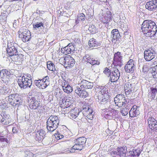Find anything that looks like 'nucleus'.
Segmentation results:
<instances>
[{"label":"nucleus","instance_id":"obj_43","mask_svg":"<svg viewBox=\"0 0 157 157\" xmlns=\"http://www.w3.org/2000/svg\"><path fill=\"white\" fill-rule=\"evenodd\" d=\"M85 15L82 13H81L78 16L77 20L78 21H83L85 20Z\"/></svg>","mask_w":157,"mask_h":157},{"label":"nucleus","instance_id":"obj_31","mask_svg":"<svg viewBox=\"0 0 157 157\" xmlns=\"http://www.w3.org/2000/svg\"><path fill=\"white\" fill-rule=\"evenodd\" d=\"M98 43L94 39L92 38L90 39L89 42V45L90 47H94L96 48L98 47Z\"/></svg>","mask_w":157,"mask_h":157},{"label":"nucleus","instance_id":"obj_36","mask_svg":"<svg viewBox=\"0 0 157 157\" xmlns=\"http://www.w3.org/2000/svg\"><path fill=\"white\" fill-rule=\"evenodd\" d=\"M151 95L150 96L151 99H154L155 98V96L157 93V89L151 87Z\"/></svg>","mask_w":157,"mask_h":157},{"label":"nucleus","instance_id":"obj_42","mask_svg":"<svg viewBox=\"0 0 157 157\" xmlns=\"http://www.w3.org/2000/svg\"><path fill=\"white\" fill-rule=\"evenodd\" d=\"M24 154L25 157H33V154L31 151H26L24 152Z\"/></svg>","mask_w":157,"mask_h":157},{"label":"nucleus","instance_id":"obj_4","mask_svg":"<svg viewBox=\"0 0 157 157\" xmlns=\"http://www.w3.org/2000/svg\"><path fill=\"white\" fill-rule=\"evenodd\" d=\"M86 138L84 137H80L75 140V144L71 149V150H67L66 152L68 153L73 152L75 150H82L83 147L84 145L86 142Z\"/></svg>","mask_w":157,"mask_h":157},{"label":"nucleus","instance_id":"obj_50","mask_svg":"<svg viewBox=\"0 0 157 157\" xmlns=\"http://www.w3.org/2000/svg\"><path fill=\"white\" fill-rule=\"evenodd\" d=\"M92 113H93V110L91 109H89L88 111H86V112H85L84 113H83V114L85 116H86Z\"/></svg>","mask_w":157,"mask_h":157},{"label":"nucleus","instance_id":"obj_25","mask_svg":"<svg viewBox=\"0 0 157 157\" xmlns=\"http://www.w3.org/2000/svg\"><path fill=\"white\" fill-rule=\"evenodd\" d=\"M124 89L126 95H128L130 93H132L133 90L132 85L129 82L126 83L124 86Z\"/></svg>","mask_w":157,"mask_h":157},{"label":"nucleus","instance_id":"obj_64","mask_svg":"<svg viewBox=\"0 0 157 157\" xmlns=\"http://www.w3.org/2000/svg\"><path fill=\"white\" fill-rule=\"evenodd\" d=\"M121 0H117V1H118V2H119Z\"/></svg>","mask_w":157,"mask_h":157},{"label":"nucleus","instance_id":"obj_62","mask_svg":"<svg viewBox=\"0 0 157 157\" xmlns=\"http://www.w3.org/2000/svg\"><path fill=\"white\" fill-rule=\"evenodd\" d=\"M126 101H127V102H127V103H129V99H127V98L126 99Z\"/></svg>","mask_w":157,"mask_h":157},{"label":"nucleus","instance_id":"obj_40","mask_svg":"<svg viewBox=\"0 0 157 157\" xmlns=\"http://www.w3.org/2000/svg\"><path fill=\"white\" fill-rule=\"evenodd\" d=\"M113 60L114 63L115 64L116 66L120 67L122 65L123 63L122 62V59H118L117 61H116L115 60Z\"/></svg>","mask_w":157,"mask_h":157},{"label":"nucleus","instance_id":"obj_55","mask_svg":"<svg viewBox=\"0 0 157 157\" xmlns=\"http://www.w3.org/2000/svg\"><path fill=\"white\" fill-rule=\"evenodd\" d=\"M17 128L16 127H13L12 129V132L13 133H16L17 132Z\"/></svg>","mask_w":157,"mask_h":157},{"label":"nucleus","instance_id":"obj_57","mask_svg":"<svg viewBox=\"0 0 157 157\" xmlns=\"http://www.w3.org/2000/svg\"><path fill=\"white\" fill-rule=\"evenodd\" d=\"M147 70V68L146 66H144L143 67V72H146Z\"/></svg>","mask_w":157,"mask_h":157},{"label":"nucleus","instance_id":"obj_61","mask_svg":"<svg viewBox=\"0 0 157 157\" xmlns=\"http://www.w3.org/2000/svg\"><path fill=\"white\" fill-rule=\"evenodd\" d=\"M27 78H30L31 79V76L30 75H28L27 76Z\"/></svg>","mask_w":157,"mask_h":157},{"label":"nucleus","instance_id":"obj_7","mask_svg":"<svg viewBox=\"0 0 157 157\" xmlns=\"http://www.w3.org/2000/svg\"><path fill=\"white\" fill-rule=\"evenodd\" d=\"M98 101L101 104L109 102L108 96L106 91L104 90H101L98 93Z\"/></svg>","mask_w":157,"mask_h":157},{"label":"nucleus","instance_id":"obj_1","mask_svg":"<svg viewBox=\"0 0 157 157\" xmlns=\"http://www.w3.org/2000/svg\"><path fill=\"white\" fill-rule=\"evenodd\" d=\"M142 31L146 36H154L157 31V26L155 23L150 20H144L141 28Z\"/></svg>","mask_w":157,"mask_h":157},{"label":"nucleus","instance_id":"obj_48","mask_svg":"<svg viewBox=\"0 0 157 157\" xmlns=\"http://www.w3.org/2000/svg\"><path fill=\"white\" fill-rule=\"evenodd\" d=\"M104 72L108 76H109L111 73L110 71V70L107 67L105 68V70L104 71Z\"/></svg>","mask_w":157,"mask_h":157},{"label":"nucleus","instance_id":"obj_38","mask_svg":"<svg viewBox=\"0 0 157 157\" xmlns=\"http://www.w3.org/2000/svg\"><path fill=\"white\" fill-rule=\"evenodd\" d=\"M121 54L120 52H117L115 53L114 56L113 60H115L116 61H117L118 59H122V56L121 55Z\"/></svg>","mask_w":157,"mask_h":157},{"label":"nucleus","instance_id":"obj_26","mask_svg":"<svg viewBox=\"0 0 157 157\" xmlns=\"http://www.w3.org/2000/svg\"><path fill=\"white\" fill-rule=\"evenodd\" d=\"M23 56L22 54H18L17 53L16 54H15L13 56H12L11 58L13 60L16 62H21L23 60Z\"/></svg>","mask_w":157,"mask_h":157},{"label":"nucleus","instance_id":"obj_60","mask_svg":"<svg viewBox=\"0 0 157 157\" xmlns=\"http://www.w3.org/2000/svg\"><path fill=\"white\" fill-rule=\"evenodd\" d=\"M36 13L38 14H40V11L37 10L36 11Z\"/></svg>","mask_w":157,"mask_h":157},{"label":"nucleus","instance_id":"obj_10","mask_svg":"<svg viewBox=\"0 0 157 157\" xmlns=\"http://www.w3.org/2000/svg\"><path fill=\"white\" fill-rule=\"evenodd\" d=\"M78 84L80 85V86L83 89H91L93 86V83L82 79H80Z\"/></svg>","mask_w":157,"mask_h":157},{"label":"nucleus","instance_id":"obj_2","mask_svg":"<svg viewBox=\"0 0 157 157\" xmlns=\"http://www.w3.org/2000/svg\"><path fill=\"white\" fill-rule=\"evenodd\" d=\"M59 117L56 116H51L47 121V129L50 132H53L58 127L59 124Z\"/></svg>","mask_w":157,"mask_h":157},{"label":"nucleus","instance_id":"obj_34","mask_svg":"<svg viewBox=\"0 0 157 157\" xmlns=\"http://www.w3.org/2000/svg\"><path fill=\"white\" fill-rule=\"evenodd\" d=\"M8 90V89L6 87V86L4 85V84H0V93L3 94L7 93Z\"/></svg>","mask_w":157,"mask_h":157},{"label":"nucleus","instance_id":"obj_63","mask_svg":"<svg viewBox=\"0 0 157 157\" xmlns=\"http://www.w3.org/2000/svg\"><path fill=\"white\" fill-rule=\"evenodd\" d=\"M156 63V61H155V62H154V64H156V63Z\"/></svg>","mask_w":157,"mask_h":157},{"label":"nucleus","instance_id":"obj_16","mask_svg":"<svg viewBox=\"0 0 157 157\" xmlns=\"http://www.w3.org/2000/svg\"><path fill=\"white\" fill-rule=\"evenodd\" d=\"M124 96L122 95H117L114 98V101L116 105L119 107L123 106L122 104L124 103Z\"/></svg>","mask_w":157,"mask_h":157},{"label":"nucleus","instance_id":"obj_54","mask_svg":"<svg viewBox=\"0 0 157 157\" xmlns=\"http://www.w3.org/2000/svg\"><path fill=\"white\" fill-rule=\"evenodd\" d=\"M57 137L59 138V139H60L63 138L64 137V136L60 133H58Z\"/></svg>","mask_w":157,"mask_h":157},{"label":"nucleus","instance_id":"obj_32","mask_svg":"<svg viewBox=\"0 0 157 157\" xmlns=\"http://www.w3.org/2000/svg\"><path fill=\"white\" fill-rule=\"evenodd\" d=\"M130 156L132 157H138L141 153L140 149H134L132 151H129Z\"/></svg>","mask_w":157,"mask_h":157},{"label":"nucleus","instance_id":"obj_29","mask_svg":"<svg viewBox=\"0 0 157 157\" xmlns=\"http://www.w3.org/2000/svg\"><path fill=\"white\" fill-rule=\"evenodd\" d=\"M80 113V112H79V109H72L70 111V113L71 118L73 119H75L79 114V113Z\"/></svg>","mask_w":157,"mask_h":157},{"label":"nucleus","instance_id":"obj_37","mask_svg":"<svg viewBox=\"0 0 157 157\" xmlns=\"http://www.w3.org/2000/svg\"><path fill=\"white\" fill-rule=\"evenodd\" d=\"M88 30L92 34L95 33L97 31V29L93 25H89Z\"/></svg>","mask_w":157,"mask_h":157},{"label":"nucleus","instance_id":"obj_28","mask_svg":"<svg viewBox=\"0 0 157 157\" xmlns=\"http://www.w3.org/2000/svg\"><path fill=\"white\" fill-rule=\"evenodd\" d=\"M148 124L150 129H152L153 126L155 124H157V121L152 117H149L148 119Z\"/></svg>","mask_w":157,"mask_h":157},{"label":"nucleus","instance_id":"obj_45","mask_svg":"<svg viewBox=\"0 0 157 157\" xmlns=\"http://www.w3.org/2000/svg\"><path fill=\"white\" fill-rule=\"evenodd\" d=\"M36 109L37 110L38 112L40 113L44 112V109L43 106L40 105Z\"/></svg>","mask_w":157,"mask_h":157},{"label":"nucleus","instance_id":"obj_52","mask_svg":"<svg viewBox=\"0 0 157 157\" xmlns=\"http://www.w3.org/2000/svg\"><path fill=\"white\" fill-rule=\"evenodd\" d=\"M86 117V119L87 118L90 120H92L94 118L93 114H90L87 115Z\"/></svg>","mask_w":157,"mask_h":157},{"label":"nucleus","instance_id":"obj_24","mask_svg":"<svg viewBox=\"0 0 157 157\" xmlns=\"http://www.w3.org/2000/svg\"><path fill=\"white\" fill-rule=\"evenodd\" d=\"M48 76H46L41 79V84L40 85V89L45 88L50 84V81Z\"/></svg>","mask_w":157,"mask_h":157},{"label":"nucleus","instance_id":"obj_15","mask_svg":"<svg viewBox=\"0 0 157 157\" xmlns=\"http://www.w3.org/2000/svg\"><path fill=\"white\" fill-rule=\"evenodd\" d=\"M64 65L66 67H72L75 63V61L74 58L71 56H69L65 57L63 59Z\"/></svg>","mask_w":157,"mask_h":157},{"label":"nucleus","instance_id":"obj_46","mask_svg":"<svg viewBox=\"0 0 157 157\" xmlns=\"http://www.w3.org/2000/svg\"><path fill=\"white\" fill-rule=\"evenodd\" d=\"M92 62H91V66L94 65H98L100 63V62L98 60H95L94 59H93Z\"/></svg>","mask_w":157,"mask_h":157},{"label":"nucleus","instance_id":"obj_11","mask_svg":"<svg viewBox=\"0 0 157 157\" xmlns=\"http://www.w3.org/2000/svg\"><path fill=\"white\" fill-rule=\"evenodd\" d=\"M10 75L11 73L9 70H8L6 69H4L1 71L0 76L1 78V79L5 83H6V81H8Z\"/></svg>","mask_w":157,"mask_h":157},{"label":"nucleus","instance_id":"obj_39","mask_svg":"<svg viewBox=\"0 0 157 157\" xmlns=\"http://www.w3.org/2000/svg\"><path fill=\"white\" fill-rule=\"evenodd\" d=\"M110 16H109L107 15V16H106L103 17L101 19V21L104 23H107L110 20Z\"/></svg>","mask_w":157,"mask_h":157},{"label":"nucleus","instance_id":"obj_44","mask_svg":"<svg viewBox=\"0 0 157 157\" xmlns=\"http://www.w3.org/2000/svg\"><path fill=\"white\" fill-rule=\"evenodd\" d=\"M155 67L154 69H153L152 75L154 78H155L157 80V69Z\"/></svg>","mask_w":157,"mask_h":157},{"label":"nucleus","instance_id":"obj_6","mask_svg":"<svg viewBox=\"0 0 157 157\" xmlns=\"http://www.w3.org/2000/svg\"><path fill=\"white\" fill-rule=\"evenodd\" d=\"M144 54V58L147 61H150L154 59L157 55L156 49L152 47L145 50Z\"/></svg>","mask_w":157,"mask_h":157},{"label":"nucleus","instance_id":"obj_56","mask_svg":"<svg viewBox=\"0 0 157 157\" xmlns=\"http://www.w3.org/2000/svg\"><path fill=\"white\" fill-rule=\"evenodd\" d=\"M131 64H134L133 61L132 59H130V60L126 64H128V65H130Z\"/></svg>","mask_w":157,"mask_h":157},{"label":"nucleus","instance_id":"obj_12","mask_svg":"<svg viewBox=\"0 0 157 157\" xmlns=\"http://www.w3.org/2000/svg\"><path fill=\"white\" fill-rule=\"evenodd\" d=\"M145 8L149 10L154 11L157 8V0L148 2L145 5Z\"/></svg>","mask_w":157,"mask_h":157},{"label":"nucleus","instance_id":"obj_59","mask_svg":"<svg viewBox=\"0 0 157 157\" xmlns=\"http://www.w3.org/2000/svg\"><path fill=\"white\" fill-rule=\"evenodd\" d=\"M65 99H63V98L62 99V102H64V101H65V102H66L67 101H68V99H66V100H65Z\"/></svg>","mask_w":157,"mask_h":157},{"label":"nucleus","instance_id":"obj_22","mask_svg":"<svg viewBox=\"0 0 157 157\" xmlns=\"http://www.w3.org/2000/svg\"><path fill=\"white\" fill-rule=\"evenodd\" d=\"M127 147H120L117 148V152L116 154L118 155L120 157H126V153L127 151Z\"/></svg>","mask_w":157,"mask_h":157},{"label":"nucleus","instance_id":"obj_47","mask_svg":"<svg viewBox=\"0 0 157 157\" xmlns=\"http://www.w3.org/2000/svg\"><path fill=\"white\" fill-rule=\"evenodd\" d=\"M121 113L123 116H125L128 113V110L127 108H123L121 111Z\"/></svg>","mask_w":157,"mask_h":157},{"label":"nucleus","instance_id":"obj_49","mask_svg":"<svg viewBox=\"0 0 157 157\" xmlns=\"http://www.w3.org/2000/svg\"><path fill=\"white\" fill-rule=\"evenodd\" d=\"M41 79L38 80H35V85L40 88L41 84Z\"/></svg>","mask_w":157,"mask_h":157},{"label":"nucleus","instance_id":"obj_53","mask_svg":"<svg viewBox=\"0 0 157 157\" xmlns=\"http://www.w3.org/2000/svg\"><path fill=\"white\" fill-rule=\"evenodd\" d=\"M153 126V128L152 129H151L157 132V124H154Z\"/></svg>","mask_w":157,"mask_h":157},{"label":"nucleus","instance_id":"obj_35","mask_svg":"<svg viewBox=\"0 0 157 157\" xmlns=\"http://www.w3.org/2000/svg\"><path fill=\"white\" fill-rule=\"evenodd\" d=\"M47 67L48 68L50 71H54L56 70L55 66L51 61L48 62L47 64Z\"/></svg>","mask_w":157,"mask_h":157},{"label":"nucleus","instance_id":"obj_58","mask_svg":"<svg viewBox=\"0 0 157 157\" xmlns=\"http://www.w3.org/2000/svg\"><path fill=\"white\" fill-rule=\"evenodd\" d=\"M124 103L122 104L123 105V106H125V105L127 103L126 102L127 101L126 100V98L125 97H124Z\"/></svg>","mask_w":157,"mask_h":157},{"label":"nucleus","instance_id":"obj_30","mask_svg":"<svg viewBox=\"0 0 157 157\" xmlns=\"http://www.w3.org/2000/svg\"><path fill=\"white\" fill-rule=\"evenodd\" d=\"M62 87L64 92L67 94H69L72 92V89L71 87L69 85H67L66 86L65 82L64 84L62 85Z\"/></svg>","mask_w":157,"mask_h":157},{"label":"nucleus","instance_id":"obj_41","mask_svg":"<svg viewBox=\"0 0 157 157\" xmlns=\"http://www.w3.org/2000/svg\"><path fill=\"white\" fill-rule=\"evenodd\" d=\"M41 26H43V24L41 22H37L35 24L33 25V28L36 30L37 29H38L39 28H41Z\"/></svg>","mask_w":157,"mask_h":157},{"label":"nucleus","instance_id":"obj_14","mask_svg":"<svg viewBox=\"0 0 157 157\" xmlns=\"http://www.w3.org/2000/svg\"><path fill=\"white\" fill-rule=\"evenodd\" d=\"M29 106L32 109H36L40 105V101L37 100L34 97H32L29 101Z\"/></svg>","mask_w":157,"mask_h":157},{"label":"nucleus","instance_id":"obj_8","mask_svg":"<svg viewBox=\"0 0 157 157\" xmlns=\"http://www.w3.org/2000/svg\"><path fill=\"white\" fill-rule=\"evenodd\" d=\"M16 44L11 43L8 44V47L6 51L10 56L12 57L13 56L18 53L15 45Z\"/></svg>","mask_w":157,"mask_h":157},{"label":"nucleus","instance_id":"obj_23","mask_svg":"<svg viewBox=\"0 0 157 157\" xmlns=\"http://www.w3.org/2000/svg\"><path fill=\"white\" fill-rule=\"evenodd\" d=\"M139 114V111L138 109L137 106L136 105L133 106L129 112L130 116L131 117H136Z\"/></svg>","mask_w":157,"mask_h":157},{"label":"nucleus","instance_id":"obj_33","mask_svg":"<svg viewBox=\"0 0 157 157\" xmlns=\"http://www.w3.org/2000/svg\"><path fill=\"white\" fill-rule=\"evenodd\" d=\"M83 59L84 62L86 63V64H89L91 65V62L92 61L93 59L91 58L89 55H86L83 57Z\"/></svg>","mask_w":157,"mask_h":157},{"label":"nucleus","instance_id":"obj_3","mask_svg":"<svg viewBox=\"0 0 157 157\" xmlns=\"http://www.w3.org/2000/svg\"><path fill=\"white\" fill-rule=\"evenodd\" d=\"M19 95L17 94H13L9 95L8 97H6L3 102H5V106H7L9 103L13 106H18L21 102V100L19 97Z\"/></svg>","mask_w":157,"mask_h":157},{"label":"nucleus","instance_id":"obj_5","mask_svg":"<svg viewBox=\"0 0 157 157\" xmlns=\"http://www.w3.org/2000/svg\"><path fill=\"white\" fill-rule=\"evenodd\" d=\"M17 82L21 89L30 88L32 84V79L24 75L20 76L18 78Z\"/></svg>","mask_w":157,"mask_h":157},{"label":"nucleus","instance_id":"obj_17","mask_svg":"<svg viewBox=\"0 0 157 157\" xmlns=\"http://www.w3.org/2000/svg\"><path fill=\"white\" fill-rule=\"evenodd\" d=\"M74 46L72 43L69 44L67 46L61 49V52L65 55L70 54L75 50Z\"/></svg>","mask_w":157,"mask_h":157},{"label":"nucleus","instance_id":"obj_51","mask_svg":"<svg viewBox=\"0 0 157 157\" xmlns=\"http://www.w3.org/2000/svg\"><path fill=\"white\" fill-rule=\"evenodd\" d=\"M90 107L88 106H86L85 105H84L82 107V113H84L85 112H86V111H88L89 109H90Z\"/></svg>","mask_w":157,"mask_h":157},{"label":"nucleus","instance_id":"obj_21","mask_svg":"<svg viewBox=\"0 0 157 157\" xmlns=\"http://www.w3.org/2000/svg\"><path fill=\"white\" fill-rule=\"evenodd\" d=\"M112 35L111 37L112 38V41L116 42L117 41H119L121 36L118 29H113L111 32Z\"/></svg>","mask_w":157,"mask_h":157},{"label":"nucleus","instance_id":"obj_18","mask_svg":"<svg viewBox=\"0 0 157 157\" xmlns=\"http://www.w3.org/2000/svg\"><path fill=\"white\" fill-rule=\"evenodd\" d=\"M83 89L80 87L77 88L75 90V93L80 97L83 98H86L88 96L89 94L84 89Z\"/></svg>","mask_w":157,"mask_h":157},{"label":"nucleus","instance_id":"obj_9","mask_svg":"<svg viewBox=\"0 0 157 157\" xmlns=\"http://www.w3.org/2000/svg\"><path fill=\"white\" fill-rule=\"evenodd\" d=\"M109 76L110 77V81L112 82H115L118 80L120 77V72L118 68H115L113 71Z\"/></svg>","mask_w":157,"mask_h":157},{"label":"nucleus","instance_id":"obj_13","mask_svg":"<svg viewBox=\"0 0 157 157\" xmlns=\"http://www.w3.org/2000/svg\"><path fill=\"white\" fill-rule=\"evenodd\" d=\"M11 119L9 115L2 114L0 115V122L3 125H8L10 124Z\"/></svg>","mask_w":157,"mask_h":157},{"label":"nucleus","instance_id":"obj_27","mask_svg":"<svg viewBox=\"0 0 157 157\" xmlns=\"http://www.w3.org/2000/svg\"><path fill=\"white\" fill-rule=\"evenodd\" d=\"M125 71L127 72L133 73L135 69V67L134 64H131L130 65L126 64L124 67Z\"/></svg>","mask_w":157,"mask_h":157},{"label":"nucleus","instance_id":"obj_19","mask_svg":"<svg viewBox=\"0 0 157 157\" xmlns=\"http://www.w3.org/2000/svg\"><path fill=\"white\" fill-rule=\"evenodd\" d=\"M31 34L30 32L28 30H26L21 33V34L19 35L22 41L24 42H26L30 40L31 38Z\"/></svg>","mask_w":157,"mask_h":157},{"label":"nucleus","instance_id":"obj_20","mask_svg":"<svg viewBox=\"0 0 157 157\" xmlns=\"http://www.w3.org/2000/svg\"><path fill=\"white\" fill-rule=\"evenodd\" d=\"M45 135L44 131L43 129L38 131L35 135V140L39 142L41 141L44 139V136Z\"/></svg>","mask_w":157,"mask_h":157}]
</instances>
